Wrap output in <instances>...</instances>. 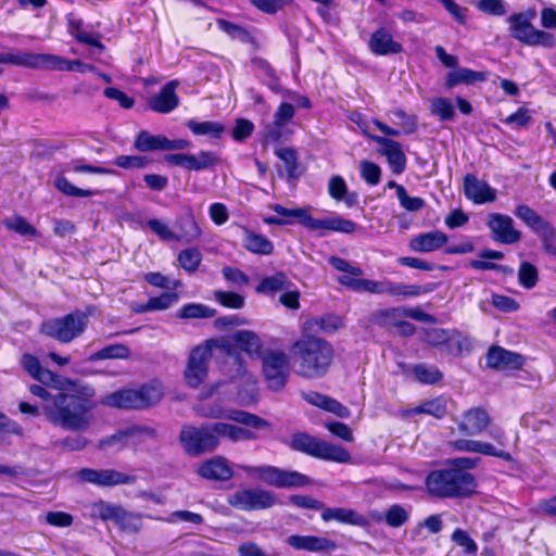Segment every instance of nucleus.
Here are the masks:
<instances>
[{"label":"nucleus","instance_id":"57","mask_svg":"<svg viewBox=\"0 0 556 556\" xmlns=\"http://www.w3.org/2000/svg\"><path fill=\"white\" fill-rule=\"evenodd\" d=\"M392 115L400 119L401 132L413 135L418 130V117L416 114H407L403 109H394Z\"/></svg>","mask_w":556,"mask_h":556},{"label":"nucleus","instance_id":"3","mask_svg":"<svg viewBox=\"0 0 556 556\" xmlns=\"http://www.w3.org/2000/svg\"><path fill=\"white\" fill-rule=\"evenodd\" d=\"M289 357L300 377L318 379L330 370L334 359V348L325 338L301 332V337L289 348Z\"/></svg>","mask_w":556,"mask_h":556},{"label":"nucleus","instance_id":"12","mask_svg":"<svg viewBox=\"0 0 556 556\" xmlns=\"http://www.w3.org/2000/svg\"><path fill=\"white\" fill-rule=\"evenodd\" d=\"M514 215L539 237L547 254L556 256V228L549 220L527 204H518Z\"/></svg>","mask_w":556,"mask_h":556},{"label":"nucleus","instance_id":"15","mask_svg":"<svg viewBox=\"0 0 556 556\" xmlns=\"http://www.w3.org/2000/svg\"><path fill=\"white\" fill-rule=\"evenodd\" d=\"M276 502V495L263 489H239L227 497V503L231 507L244 511L267 509Z\"/></svg>","mask_w":556,"mask_h":556},{"label":"nucleus","instance_id":"36","mask_svg":"<svg viewBox=\"0 0 556 556\" xmlns=\"http://www.w3.org/2000/svg\"><path fill=\"white\" fill-rule=\"evenodd\" d=\"M478 255L481 260H471L469 262V266L471 268L477 269V270H495V271H500V273H504V274L513 273L511 268L489 261V260H495V261L503 260L504 258L503 252L497 251V250H492V249H483L479 252Z\"/></svg>","mask_w":556,"mask_h":556},{"label":"nucleus","instance_id":"25","mask_svg":"<svg viewBox=\"0 0 556 556\" xmlns=\"http://www.w3.org/2000/svg\"><path fill=\"white\" fill-rule=\"evenodd\" d=\"M491 420L485 408L471 407L463 414V421L458 425V429L463 434L477 435L488 429Z\"/></svg>","mask_w":556,"mask_h":556},{"label":"nucleus","instance_id":"9","mask_svg":"<svg viewBox=\"0 0 556 556\" xmlns=\"http://www.w3.org/2000/svg\"><path fill=\"white\" fill-rule=\"evenodd\" d=\"M338 282L341 286L346 287L348 289L355 292H368L371 294H383L387 293L392 296H404V298H415L422 294L430 293L433 291L434 286L427 283L424 286L420 285H405L390 280L384 281H376L369 279H353L346 277V275L340 276L338 278Z\"/></svg>","mask_w":556,"mask_h":556},{"label":"nucleus","instance_id":"6","mask_svg":"<svg viewBox=\"0 0 556 556\" xmlns=\"http://www.w3.org/2000/svg\"><path fill=\"white\" fill-rule=\"evenodd\" d=\"M0 64H12L33 70L85 72L94 71L96 66L86 64L80 60H67L60 55L49 53H0Z\"/></svg>","mask_w":556,"mask_h":556},{"label":"nucleus","instance_id":"54","mask_svg":"<svg viewBox=\"0 0 556 556\" xmlns=\"http://www.w3.org/2000/svg\"><path fill=\"white\" fill-rule=\"evenodd\" d=\"M286 125L273 121L265 125L261 131V143L267 147L270 143H279L285 135Z\"/></svg>","mask_w":556,"mask_h":556},{"label":"nucleus","instance_id":"41","mask_svg":"<svg viewBox=\"0 0 556 556\" xmlns=\"http://www.w3.org/2000/svg\"><path fill=\"white\" fill-rule=\"evenodd\" d=\"M186 127L195 136H208L216 140L225 132V125L214 121L199 122L191 118L186 122Z\"/></svg>","mask_w":556,"mask_h":556},{"label":"nucleus","instance_id":"51","mask_svg":"<svg viewBox=\"0 0 556 556\" xmlns=\"http://www.w3.org/2000/svg\"><path fill=\"white\" fill-rule=\"evenodd\" d=\"M539 281V270L536 266L528 261H522L518 269V282L525 289H533Z\"/></svg>","mask_w":556,"mask_h":556},{"label":"nucleus","instance_id":"2","mask_svg":"<svg viewBox=\"0 0 556 556\" xmlns=\"http://www.w3.org/2000/svg\"><path fill=\"white\" fill-rule=\"evenodd\" d=\"M223 439L230 442L256 440L255 432L233 424L215 421L200 426L184 425L179 432V443L186 455L199 457L215 452Z\"/></svg>","mask_w":556,"mask_h":556},{"label":"nucleus","instance_id":"52","mask_svg":"<svg viewBox=\"0 0 556 556\" xmlns=\"http://www.w3.org/2000/svg\"><path fill=\"white\" fill-rule=\"evenodd\" d=\"M115 525L124 531L138 533L141 529V515L127 511L122 507Z\"/></svg>","mask_w":556,"mask_h":556},{"label":"nucleus","instance_id":"13","mask_svg":"<svg viewBox=\"0 0 556 556\" xmlns=\"http://www.w3.org/2000/svg\"><path fill=\"white\" fill-rule=\"evenodd\" d=\"M260 358L267 388L274 392L282 391L289 380L287 354L280 350H268Z\"/></svg>","mask_w":556,"mask_h":556},{"label":"nucleus","instance_id":"35","mask_svg":"<svg viewBox=\"0 0 556 556\" xmlns=\"http://www.w3.org/2000/svg\"><path fill=\"white\" fill-rule=\"evenodd\" d=\"M328 194L334 201H343L348 207H353L358 204L357 192H349L344 178L339 175H334L329 179Z\"/></svg>","mask_w":556,"mask_h":556},{"label":"nucleus","instance_id":"5","mask_svg":"<svg viewBox=\"0 0 556 556\" xmlns=\"http://www.w3.org/2000/svg\"><path fill=\"white\" fill-rule=\"evenodd\" d=\"M425 485L427 492L438 498H468L476 493L477 480L469 471L450 466L431 470Z\"/></svg>","mask_w":556,"mask_h":556},{"label":"nucleus","instance_id":"63","mask_svg":"<svg viewBox=\"0 0 556 556\" xmlns=\"http://www.w3.org/2000/svg\"><path fill=\"white\" fill-rule=\"evenodd\" d=\"M179 300V295L177 292H163L157 296H151L149 299L151 312L154 311H165L169 308L173 304L177 303Z\"/></svg>","mask_w":556,"mask_h":556},{"label":"nucleus","instance_id":"53","mask_svg":"<svg viewBox=\"0 0 556 556\" xmlns=\"http://www.w3.org/2000/svg\"><path fill=\"white\" fill-rule=\"evenodd\" d=\"M409 519L408 511L400 504L391 505L383 515L384 522L391 528H400Z\"/></svg>","mask_w":556,"mask_h":556},{"label":"nucleus","instance_id":"64","mask_svg":"<svg viewBox=\"0 0 556 556\" xmlns=\"http://www.w3.org/2000/svg\"><path fill=\"white\" fill-rule=\"evenodd\" d=\"M254 128V124L250 119L237 118L231 137L237 142H243L252 136Z\"/></svg>","mask_w":556,"mask_h":556},{"label":"nucleus","instance_id":"26","mask_svg":"<svg viewBox=\"0 0 556 556\" xmlns=\"http://www.w3.org/2000/svg\"><path fill=\"white\" fill-rule=\"evenodd\" d=\"M368 48L372 54L379 56L399 54L403 51L402 43L395 41L392 34L384 27H379L371 34Z\"/></svg>","mask_w":556,"mask_h":556},{"label":"nucleus","instance_id":"22","mask_svg":"<svg viewBox=\"0 0 556 556\" xmlns=\"http://www.w3.org/2000/svg\"><path fill=\"white\" fill-rule=\"evenodd\" d=\"M197 473L208 481L226 482L233 477V469L226 457L214 456L203 460L198 466Z\"/></svg>","mask_w":556,"mask_h":556},{"label":"nucleus","instance_id":"39","mask_svg":"<svg viewBox=\"0 0 556 556\" xmlns=\"http://www.w3.org/2000/svg\"><path fill=\"white\" fill-rule=\"evenodd\" d=\"M134 149L142 153L166 151V136L152 135L148 130H140L135 137Z\"/></svg>","mask_w":556,"mask_h":556},{"label":"nucleus","instance_id":"44","mask_svg":"<svg viewBox=\"0 0 556 556\" xmlns=\"http://www.w3.org/2000/svg\"><path fill=\"white\" fill-rule=\"evenodd\" d=\"M202 260L203 256L201 251L194 247H189L181 250L177 256V262L179 263V266L187 274H194L195 271H198L202 263Z\"/></svg>","mask_w":556,"mask_h":556},{"label":"nucleus","instance_id":"1","mask_svg":"<svg viewBox=\"0 0 556 556\" xmlns=\"http://www.w3.org/2000/svg\"><path fill=\"white\" fill-rule=\"evenodd\" d=\"M28 389L42 400L41 410L52 425L70 430L88 428L90 414L97 406L96 391L90 386L66 379L65 388L55 393L43 384H30Z\"/></svg>","mask_w":556,"mask_h":556},{"label":"nucleus","instance_id":"46","mask_svg":"<svg viewBox=\"0 0 556 556\" xmlns=\"http://www.w3.org/2000/svg\"><path fill=\"white\" fill-rule=\"evenodd\" d=\"M130 356V349L123 343H114L106 345L91 354V362L103 359H126Z\"/></svg>","mask_w":556,"mask_h":556},{"label":"nucleus","instance_id":"43","mask_svg":"<svg viewBox=\"0 0 556 556\" xmlns=\"http://www.w3.org/2000/svg\"><path fill=\"white\" fill-rule=\"evenodd\" d=\"M215 315V308L202 303H187L176 312V318L178 319H207Z\"/></svg>","mask_w":556,"mask_h":556},{"label":"nucleus","instance_id":"18","mask_svg":"<svg viewBox=\"0 0 556 556\" xmlns=\"http://www.w3.org/2000/svg\"><path fill=\"white\" fill-rule=\"evenodd\" d=\"M78 477L83 482L99 488H112L116 485L134 484L136 482L135 476L115 469L81 468L78 471Z\"/></svg>","mask_w":556,"mask_h":556},{"label":"nucleus","instance_id":"61","mask_svg":"<svg viewBox=\"0 0 556 556\" xmlns=\"http://www.w3.org/2000/svg\"><path fill=\"white\" fill-rule=\"evenodd\" d=\"M361 177L369 185L377 186L381 180V168L371 161H363L359 166Z\"/></svg>","mask_w":556,"mask_h":556},{"label":"nucleus","instance_id":"16","mask_svg":"<svg viewBox=\"0 0 556 556\" xmlns=\"http://www.w3.org/2000/svg\"><path fill=\"white\" fill-rule=\"evenodd\" d=\"M254 471L264 482L278 489L302 488L311 483L309 477L296 470L260 466Z\"/></svg>","mask_w":556,"mask_h":556},{"label":"nucleus","instance_id":"48","mask_svg":"<svg viewBox=\"0 0 556 556\" xmlns=\"http://www.w3.org/2000/svg\"><path fill=\"white\" fill-rule=\"evenodd\" d=\"M416 380L421 384H435L443 379L442 371L437 366H429L422 363L412 367Z\"/></svg>","mask_w":556,"mask_h":556},{"label":"nucleus","instance_id":"20","mask_svg":"<svg viewBox=\"0 0 556 556\" xmlns=\"http://www.w3.org/2000/svg\"><path fill=\"white\" fill-rule=\"evenodd\" d=\"M365 135L381 147L379 152L386 156L393 174L401 175L405 172L407 159L399 141L367 132Z\"/></svg>","mask_w":556,"mask_h":556},{"label":"nucleus","instance_id":"58","mask_svg":"<svg viewBox=\"0 0 556 556\" xmlns=\"http://www.w3.org/2000/svg\"><path fill=\"white\" fill-rule=\"evenodd\" d=\"M214 296L226 308L239 309L244 306V296L233 291L218 290L215 291Z\"/></svg>","mask_w":556,"mask_h":556},{"label":"nucleus","instance_id":"38","mask_svg":"<svg viewBox=\"0 0 556 556\" xmlns=\"http://www.w3.org/2000/svg\"><path fill=\"white\" fill-rule=\"evenodd\" d=\"M242 245L252 254L267 256L274 253V243L266 236L256 233L248 228H244Z\"/></svg>","mask_w":556,"mask_h":556},{"label":"nucleus","instance_id":"42","mask_svg":"<svg viewBox=\"0 0 556 556\" xmlns=\"http://www.w3.org/2000/svg\"><path fill=\"white\" fill-rule=\"evenodd\" d=\"M292 282L288 279L283 271H277L271 276H266L261 279L255 288L257 293L274 294L278 291L287 289Z\"/></svg>","mask_w":556,"mask_h":556},{"label":"nucleus","instance_id":"17","mask_svg":"<svg viewBox=\"0 0 556 556\" xmlns=\"http://www.w3.org/2000/svg\"><path fill=\"white\" fill-rule=\"evenodd\" d=\"M164 160L169 165L181 166L189 172L215 168L220 162L218 153L208 150H200L197 155L186 153L166 154Z\"/></svg>","mask_w":556,"mask_h":556},{"label":"nucleus","instance_id":"23","mask_svg":"<svg viewBox=\"0 0 556 556\" xmlns=\"http://www.w3.org/2000/svg\"><path fill=\"white\" fill-rule=\"evenodd\" d=\"M178 86L179 81L176 79L166 83L156 94L149 98V109L161 114H168L177 109L179 105V97L176 93Z\"/></svg>","mask_w":556,"mask_h":556},{"label":"nucleus","instance_id":"7","mask_svg":"<svg viewBox=\"0 0 556 556\" xmlns=\"http://www.w3.org/2000/svg\"><path fill=\"white\" fill-rule=\"evenodd\" d=\"M163 389L160 382L152 381L142 383L138 389H119L102 400V404L108 407L124 410H141L147 409L163 397Z\"/></svg>","mask_w":556,"mask_h":556},{"label":"nucleus","instance_id":"55","mask_svg":"<svg viewBox=\"0 0 556 556\" xmlns=\"http://www.w3.org/2000/svg\"><path fill=\"white\" fill-rule=\"evenodd\" d=\"M55 188L65 195L88 198L94 194L90 189H81L74 186L65 176L61 175L55 178Z\"/></svg>","mask_w":556,"mask_h":556},{"label":"nucleus","instance_id":"56","mask_svg":"<svg viewBox=\"0 0 556 556\" xmlns=\"http://www.w3.org/2000/svg\"><path fill=\"white\" fill-rule=\"evenodd\" d=\"M2 224L9 230H13L21 236L35 237L38 235L36 227L21 215H15L13 219H4Z\"/></svg>","mask_w":556,"mask_h":556},{"label":"nucleus","instance_id":"8","mask_svg":"<svg viewBox=\"0 0 556 556\" xmlns=\"http://www.w3.org/2000/svg\"><path fill=\"white\" fill-rule=\"evenodd\" d=\"M283 443L292 451L317 459L338 464H346L351 460V454L345 447L329 443L304 431L294 432L290 441Z\"/></svg>","mask_w":556,"mask_h":556},{"label":"nucleus","instance_id":"45","mask_svg":"<svg viewBox=\"0 0 556 556\" xmlns=\"http://www.w3.org/2000/svg\"><path fill=\"white\" fill-rule=\"evenodd\" d=\"M251 64L253 67L260 70L265 75V77L267 78V81L265 84L271 91L276 93L281 91L280 79L276 74L275 68L266 59L261 56H254L251 59Z\"/></svg>","mask_w":556,"mask_h":556},{"label":"nucleus","instance_id":"50","mask_svg":"<svg viewBox=\"0 0 556 556\" xmlns=\"http://www.w3.org/2000/svg\"><path fill=\"white\" fill-rule=\"evenodd\" d=\"M111 163L122 169H141L151 163V159L147 155L121 154L114 157Z\"/></svg>","mask_w":556,"mask_h":556},{"label":"nucleus","instance_id":"27","mask_svg":"<svg viewBox=\"0 0 556 556\" xmlns=\"http://www.w3.org/2000/svg\"><path fill=\"white\" fill-rule=\"evenodd\" d=\"M464 194L476 204L493 202L496 199L494 189L486 182H480L472 173H468L464 177Z\"/></svg>","mask_w":556,"mask_h":556},{"label":"nucleus","instance_id":"34","mask_svg":"<svg viewBox=\"0 0 556 556\" xmlns=\"http://www.w3.org/2000/svg\"><path fill=\"white\" fill-rule=\"evenodd\" d=\"M232 340L237 348L252 358H260L264 354L261 338L251 330L236 331L232 336Z\"/></svg>","mask_w":556,"mask_h":556},{"label":"nucleus","instance_id":"19","mask_svg":"<svg viewBox=\"0 0 556 556\" xmlns=\"http://www.w3.org/2000/svg\"><path fill=\"white\" fill-rule=\"evenodd\" d=\"M486 226L491 231V238L502 244H514L520 241L521 231L514 227L510 216L502 213H491L488 216Z\"/></svg>","mask_w":556,"mask_h":556},{"label":"nucleus","instance_id":"47","mask_svg":"<svg viewBox=\"0 0 556 556\" xmlns=\"http://www.w3.org/2000/svg\"><path fill=\"white\" fill-rule=\"evenodd\" d=\"M228 418L252 429H269L271 427V424L268 420L247 410H231Z\"/></svg>","mask_w":556,"mask_h":556},{"label":"nucleus","instance_id":"62","mask_svg":"<svg viewBox=\"0 0 556 556\" xmlns=\"http://www.w3.org/2000/svg\"><path fill=\"white\" fill-rule=\"evenodd\" d=\"M432 113L440 117V121H452L455 116V109L447 98H437L432 102Z\"/></svg>","mask_w":556,"mask_h":556},{"label":"nucleus","instance_id":"30","mask_svg":"<svg viewBox=\"0 0 556 556\" xmlns=\"http://www.w3.org/2000/svg\"><path fill=\"white\" fill-rule=\"evenodd\" d=\"M342 318L336 314L327 313L321 316L307 318L301 326V332L315 334L316 332L333 333L342 327Z\"/></svg>","mask_w":556,"mask_h":556},{"label":"nucleus","instance_id":"40","mask_svg":"<svg viewBox=\"0 0 556 556\" xmlns=\"http://www.w3.org/2000/svg\"><path fill=\"white\" fill-rule=\"evenodd\" d=\"M404 317L405 308L389 307L371 312L369 315V321L378 327L392 329L396 327L400 318Z\"/></svg>","mask_w":556,"mask_h":556},{"label":"nucleus","instance_id":"29","mask_svg":"<svg viewBox=\"0 0 556 556\" xmlns=\"http://www.w3.org/2000/svg\"><path fill=\"white\" fill-rule=\"evenodd\" d=\"M448 241V236L441 230H431L414 236L409 241V248L419 253H430L443 248Z\"/></svg>","mask_w":556,"mask_h":556},{"label":"nucleus","instance_id":"37","mask_svg":"<svg viewBox=\"0 0 556 556\" xmlns=\"http://www.w3.org/2000/svg\"><path fill=\"white\" fill-rule=\"evenodd\" d=\"M216 24L218 29L227 34L231 39H237L243 43H249L254 50L260 49L257 39L247 27L225 18H218Z\"/></svg>","mask_w":556,"mask_h":556},{"label":"nucleus","instance_id":"33","mask_svg":"<svg viewBox=\"0 0 556 556\" xmlns=\"http://www.w3.org/2000/svg\"><path fill=\"white\" fill-rule=\"evenodd\" d=\"M486 73L480 71H473L467 67H456L446 74L444 86L446 89H452L458 85L472 86L477 83H483L486 80Z\"/></svg>","mask_w":556,"mask_h":556},{"label":"nucleus","instance_id":"24","mask_svg":"<svg viewBox=\"0 0 556 556\" xmlns=\"http://www.w3.org/2000/svg\"><path fill=\"white\" fill-rule=\"evenodd\" d=\"M175 242L191 244L202 236V229L191 210L180 214L174 222Z\"/></svg>","mask_w":556,"mask_h":556},{"label":"nucleus","instance_id":"31","mask_svg":"<svg viewBox=\"0 0 556 556\" xmlns=\"http://www.w3.org/2000/svg\"><path fill=\"white\" fill-rule=\"evenodd\" d=\"M455 445L458 451L493 456L508 463L514 460L513 455L509 452L498 450L489 442L463 439L456 441Z\"/></svg>","mask_w":556,"mask_h":556},{"label":"nucleus","instance_id":"59","mask_svg":"<svg viewBox=\"0 0 556 556\" xmlns=\"http://www.w3.org/2000/svg\"><path fill=\"white\" fill-rule=\"evenodd\" d=\"M260 12L274 15L292 4L293 0H249Z\"/></svg>","mask_w":556,"mask_h":556},{"label":"nucleus","instance_id":"28","mask_svg":"<svg viewBox=\"0 0 556 556\" xmlns=\"http://www.w3.org/2000/svg\"><path fill=\"white\" fill-rule=\"evenodd\" d=\"M288 543L298 551L307 552H332L337 548V543L328 538L317 535H290Z\"/></svg>","mask_w":556,"mask_h":556},{"label":"nucleus","instance_id":"11","mask_svg":"<svg viewBox=\"0 0 556 556\" xmlns=\"http://www.w3.org/2000/svg\"><path fill=\"white\" fill-rule=\"evenodd\" d=\"M88 321V314L76 309L62 317L43 321L40 331L60 343H70L86 330Z\"/></svg>","mask_w":556,"mask_h":556},{"label":"nucleus","instance_id":"10","mask_svg":"<svg viewBox=\"0 0 556 556\" xmlns=\"http://www.w3.org/2000/svg\"><path fill=\"white\" fill-rule=\"evenodd\" d=\"M533 16V11L513 13L507 18L510 36L526 46L554 48L556 46L554 35L535 28L531 23Z\"/></svg>","mask_w":556,"mask_h":556},{"label":"nucleus","instance_id":"32","mask_svg":"<svg viewBox=\"0 0 556 556\" xmlns=\"http://www.w3.org/2000/svg\"><path fill=\"white\" fill-rule=\"evenodd\" d=\"M454 357H460L464 352L469 353L472 350V343L469 337L463 334L457 329H447L443 344L438 349Z\"/></svg>","mask_w":556,"mask_h":556},{"label":"nucleus","instance_id":"60","mask_svg":"<svg viewBox=\"0 0 556 556\" xmlns=\"http://www.w3.org/2000/svg\"><path fill=\"white\" fill-rule=\"evenodd\" d=\"M338 522L361 528H367L370 525L368 518L357 510L343 507H341Z\"/></svg>","mask_w":556,"mask_h":556},{"label":"nucleus","instance_id":"49","mask_svg":"<svg viewBox=\"0 0 556 556\" xmlns=\"http://www.w3.org/2000/svg\"><path fill=\"white\" fill-rule=\"evenodd\" d=\"M84 22L83 20H68L67 29L71 36H73L76 41L88 45L90 47H102V42L96 38L91 33L83 31Z\"/></svg>","mask_w":556,"mask_h":556},{"label":"nucleus","instance_id":"4","mask_svg":"<svg viewBox=\"0 0 556 556\" xmlns=\"http://www.w3.org/2000/svg\"><path fill=\"white\" fill-rule=\"evenodd\" d=\"M273 211L277 213L278 216L265 217V224L286 226L293 224L290 218H295L299 225L303 226L307 230L317 231L319 237L326 236L327 232L351 235L357 229L356 223L340 215L321 219L315 218L311 214L309 206L288 208L281 204H276L273 206Z\"/></svg>","mask_w":556,"mask_h":556},{"label":"nucleus","instance_id":"21","mask_svg":"<svg viewBox=\"0 0 556 556\" xmlns=\"http://www.w3.org/2000/svg\"><path fill=\"white\" fill-rule=\"evenodd\" d=\"M486 367L495 370H519L525 365V357L500 345H491L485 354Z\"/></svg>","mask_w":556,"mask_h":556},{"label":"nucleus","instance_id":"14","mask_svg":"<svg viewBox=\"0 0 556 556\" xmlns=\"http://www.w3.org/2000/svg\"><path fill=\"white\" fill-rule=\"evenodd\" d=\"M212 342L197 345L189 353L184 377L188 387L192 389L199 388L207 378L208 365L213 356Z\"/></svg>","mask_w":556,"mask_h":556}]
</instances>
